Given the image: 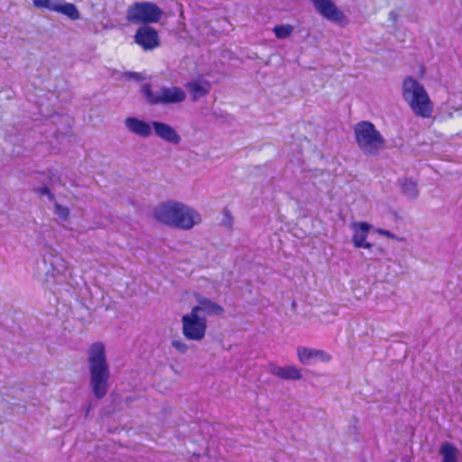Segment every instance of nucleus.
Segmentation results:
<instances>
[{"label":"nucleus","mask_w":462,"mask_h":462,"mask_svg":"<svg viewBox=\"0 0 462 462\" xmlns=\"http://www.w3.org/2000/svg\"><path fill=\"white\" fill-rule=\"evenodd\" d=\"M163 11L152 2H136L128 6L126 19L134 24L149 25L158 23Z\"/></svg>","instance_id":"4"},{"label":"nucleus","mask_w":462,"mask_h":462,"mask_svg":"<svg viewBox=\"0 0 462 462\" xmlns=\"http://www.w3.org/2000/svg\"><path fill=\"white\" fill-rule=\"evenodd\" d=\"M186 87L192 95L193 100L206 96L210 90V84L200 79L189 82Z\"/></svg>","instance_id":"18"},{"label":"nucleus","mask_w":462,"mask_h":462,"mask_svg":"<svg viewBox=\"0 0 462 462\" xmlns=\"http://www.w3.org/2000/svg\"><path fill=\"white\" fill-rule=\"evenodd\" d=\"M182 334L189 339L193 341H200L205 337L207 331V319L203 316L196 314V310L182 316Z\"/></svg>","instance_id":"6"},{"label":"nucleus","mask_w":462,"mask_h":462,"mask_svg":"<svg viewBox=\"0 0 462 462\" xmlns=\"http://www.w3.org/2000/svg\"><path fill=\"white\" fill-rule=\"evenodd\" d=\"M318 12L326 19L336 23L346 22V17L331 0H311Z\"/></svg>","instance_id":"10"},{"label":"nucleus","mask_w":462,"mask_h":462,"mask_svg":"<svg viewBox=\"0 0 462 462\" xmlns=\"http://www.w3.org/2000/svg\"><path fill=\"white\" fill-rule=\"evenodd\" d=\"M125 125L127 130L140 137H149L152 134V123L145 122L136 117H127L125 120Z\"/></svg>","instance_id":"16"},{"label":"nucleus","mask_w":462,"mask_h":462,"mask_svg":"<svg viewBox=\"0 0 462 462\" xmlns=\"http://www.w3.org/2000/svg\"><path fill=\"white\" fill-rule=\"evenodd\" d=\"M134 42L145 51H153L161 44L158 32L150 25H143L136 30Z\"/></svg>","instance_id":"9"},{"label":"nucleus","mask_w":462,"mask_h":462,"mask_svg":"<svg viewBox=\"0 0 462 462\" xmlns=\"http://www.w3.org/2000/svg\"><path fill=\"white\" fill-rule=\"evenodd\" d=\"M375 232L377 234H379L381 236H386L388 238L397 239V236L393 233H392V232H390L388 230H385V229H383V228H376Z\"/></svg>","instance_id":"25"},{"label":"nucleus","mask_w":462,"mask_h":462,"mask_svg":"<svg viewBox=\"0 0 462 462\" xmlns=\"http://www.w3.org/2000/svg\"><path fill=\"white\" fill-rule=\"evenodd\" d=\"M353 231L352 243L356 248L371 249L373 245L366 241L373 226L367 222H353L350 225Z\"/></svg>","instance_id":"11"},{"label":"nucleus","mask_w":462,"mask_h":462,"mask_svg":"<svg viewBox=\"0 0 462 462\" xmlns=\"http://www.w3.org/2000/svg\"><path fill=\"white\" fill-rule=\"evenodd\" d=\"M354 134L360 151L367 156H376L385 148V139L369 121H361L355 125Z\"/></svg>","instance_id":"3"},{"label":"nucleus","mask_w":462,"mask_h":462,"mask_svg":"<svg viewBox=\"0 0 462 462\" xmlns=\"http://www.w3.org/2000/svg\"><path fill=\"white\" fill-rule=\"evenodd\" d=\"M269 372L282 380H300L302 377L301 370L294 365L279 366L270 364Z\"/></svg>","instance_id":"15"},{"label":"nucleus","mask_w":462,"mask_h":462,"mask_svg":"<svg viewBox=\"0 0 462 462\" xmlns=\"http://www.w3.org/2000/svg\"><path fill=\"white\" fill-rule=\"evenodd\" d=\"M177 205L179 208H181V210H180V212L177 213L176 222H181L182 219L186 221V223L183 224V226H177V228L189 230L194 226L199 225L201 222L200 214L193 208L179 201H177Z\"/></svg>","instance_id":"13"},{"label":"nucleus","mask_w":462,"mask_h":462,"mask_svg":"<svg viewBox=\"0 0 462 462\" xmlns=\"http://www.w3.org/2000/svg\"><path fill=\"white\" fill-rule=\"evenodd\" d=\"M297 356L299 361L305 365H310L317 360L328 363L332 359L331 355L324 350L306 346H299Z\"/></svg>","instance_id":"12"},{"label":"nucleus","mask_w":462,"mask_h":462,"mask_svg":"<svg viewBox=\"0 0 462 462\" xmlns=\"http://www.w3.org/2000/svg\"><path fill=\"white\" fill-rule=\"evenodd\" d=\"M403 100L415 116L429 118L433 112V104L425 88L413 77H405L402 84Z\"/></svg>","instance_id":"2"},{"label":"nucleus","mask_w":462,"mask_h":462,"mask_svg":"<svg viewBox=\"0 0 462 462\" xmlns=\"http://www.w3.org/2000/svg\"><path fill=\"white\" fill-rule=\"evenodd\" d=\"M65 120H66V122H68V123L69 122V117H66V118H65Z\"/></svg>","instance_id":"29"},{"label":"nucleus","mask_w":462,"mask_h":462,"mask_svg":"<svg viewBox=\"0 0 462 462\" xmlns=\"http://www.w3.org/2000/svg\"><path fill=\"white\" fill-rule=\"evenodd\" d=\"M152 125L155 134L163 141L172 144H179L180 143V136L170 125L153 121Z\"/></svg>","instance_id":"14"},{"label":"nucleus","mask_w":462,"mask_h":462,"mask_svg":"<svg viewBox=\"0 0 462 462\" xmlns=\"http://www.w3.org/2000/svg\"><path fill=\"white\" fill-rule=\"evenodd\" d=\"M294 27L291 24L276 25L273 32L278 39H286L293 32Z\"/></svg>","instance_id":"21"},{"label":"nucleus","mask_w":462,"mask_h":462,"mask_svg":"<svg viewBox=\"0 0 462 462\" xmlns=\"http://www.w3.org/2000/svg\"><path fill=\"white\" fill-rule=\"evenodd\" d=\"M191 310H196L197 315L203 316L206 319L208 316H218L224 311L221 306L204 297L199 299V305L193 307Z\"/></svg>","instance_id":"17"},{"label":"nucleus","mask_w":462,"mask_h":462,"mask_svg":"<svg viewBox=\"0 0 462 462\" xmlns=\"http://www.w3.org/2000/svg\"><path fill=\"white\" fill-rule=\"evenodd\" d=\"M35 191L38 193V195L40 196H47L48 199L51 200V201H53L54 200V196L52 195V193L51 192L49 187L47 185H44L42 187H40V188H37L35 189Z\"/></svg>","instance_id":"24"},{"label":"nucleus","mask_w":462,"mask_h":462,"mask_svg":"<svg viewBox=\"0 0 462 462\" xmlns=\"http://www.w3.org/2000/svg\"><path fill=\"white\" fill-rule=\"evenodd\" d=\"M55 118H56V116H51V120H52V122H54V119H55Z\"/></svg>","instance_id":"28"},{"label":"nucleus","mask_w":462,"mask_h":462,"mask_svg":"<svg viewBox=\"0 0 462 462\" xmlns=\"http://www.w3.org/2000/svg\"><path fill=\"white\" fill-rule=\"evenodd\" d=\"M171 346L174 347L179 353L184 354L188 351V345L181 339H174L171 341Z\"/></svg>","instance_id":"23"},{"label":"nucleus","mask_w":462,"mask_h":462,"mask_svg":"<svg viewBox=\"0 0 462 462\" xmlns=\"http://www.w3.org/2000/svg\"><path fill=\"white\" fill-rule=\"evenodd\" d=\"M401 189L402 193L410 199H415L419 194L417 184L411 180L404 179L402 180Z\"/></svg>","instance_id":"20"},{"label":"nucleus","mask_w":462,"mask_h":462,"mask_svg":"<svg viewBox=\"0 0 462 462\" xmlns=\"http://www.w3.org/2000/svg\"><path fill=\"white\" fill-rule=\"evenodd\" d=\"M142 93L151 105H169L181 103L186 98L185 91L178 87H162L153 90L150 84L142 87Z\"/></svg>","instance_id":"5"},{"label":"nucleus","mask_w":462,"mask_h":462,"mask_svg":"<svg viewBox=\"0 0 462 462\" xmlns=\"http://www.w3.org/2000/svg\"><path fill=\"white\" fill-rule=\"evenodd\" d=\"M55 214L59 216L60 218L65 220L68 218L69 215V210L67 207H63L58 203L55 202Z\"/></svg>","instance_id":"22"},{"label":"nucleus","mask_w":462,"mask_h":462,"mask_svg":"<svg viewBox=\"0 0 462 462\" xmlns=\"http://www.w3.org/2000/svg\"><path fill=\"white\" fill-rule=\"evenodd\" d=\"M32 3L36 8L47 9L61 14L73 21L80 18L77 6L64 0H32Z\"/></svg>","instance_id":"7"},{"label":"nucleus","mask_w":462,"mask_h":462,"mask_svg":"<svg viewBox=\"0 0 462 462\" xmlns=\"http://www.w3.org/2000/svg\"><path fill=\"white\" fill-rule=\"evenodd\" d=\"M125 76L127 79H134L135 81H142L144 79V77L138 72H127Z\"/></svg>","instance_id":"26"},{"label":"nucleus","mask_w":462,"mask_h":462,"mask_svg":"<svg viewBox=\"0 0 462 462\" xmlns=\"http://www.w3.org/2000/svg\"><path fill=\"white\" fill-rule=\"evenodd\" d=\"M389 17L392 21L395 22L397 20V14L395 12H391L389 14Z\"/></svg>","instance_id":"27"},{"label":"nucleus","mask_w":462,"mask_h":462,"mask_svg":"<svg viewBox=\"0 0 462 462\" xmlns=\"http://www.w3.org/2000/svg\"><path fill=\"white\" fill-rule=\"evenodd\" d=\"M439 453L442 456L441 462H457L458 451L457 448L449 442H445L441 445Z\"/></svg>","instance_id":"19"},{"label":"nucleus","mask_w":462,"mask_h":462,"mask_svg":"<svg viewBox=\"0 0 462 462\" xmlns=\"http://www.w3.org/2000/svg\"><path fill=\"white\" fill-rule=\"evenodd\" d=\"M180 210H181V208L178 207L177 201L170 200L156 207L153 215L156 220L167 226L174 227L183 226V224L186 223L183 219L181 222H176V216Z\"/></svg>","instance_id":"8"},{"label":"nucleus","mask_w":462,"mask_h":462,"mask_svg":"<svg viewBox=\"0 0 462 462\" xmlns=\"http://www.w3.org/2000/svg\"><path fill=\"white\" fill-rule=\"evenodd\" d=\"M88 364L93 393L97 399H101L107 393L110 376L106 348L103 343L96 342L90 345L88 349Z\"/></svg>","instance_id":"1"}]
</instances>
